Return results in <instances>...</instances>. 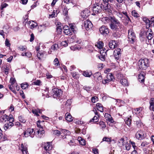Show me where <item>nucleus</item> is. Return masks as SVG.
<instances>
[{"label":"nucleus","mask_w":154,"mask_h":154,"mask_svg":"<svg viewBox=\"0 0 154 154\" xmlns=\"http://www.w3.org/2000/svg\"><path fill=\"white\" fill-rule=\"evenodd\" d=\"M113 0H103V2L101 3H97L94 5L93 7V13L92 15H95V13L97 14L100 13L102 11V6L103 10L106 12L109 13H111L112 11L111 9V6L109 3H112Z\"/></svg>","instance_id":"1"},{"label":"nucleus","mask_w":154,"mask_h":154,"mask_svg":"<svg viewBox=\"0 0 154 154\" xmlns=\"http://www.w3.org/2000/svg\"><path fill=\"white\" fill-rule=\"evenodd\" d=\"M120 25L119 21L115 17L111 18V22L109 25L111 29L114 31H117L119 29V27H120Z\"/></svg>","instance_id":"2"},{"label":"nucleus","mask_w":154,"mask_h":154,"mask_svg":"<svg viewBox=\"0 0 154 154\" xmlns=\"http://www.w3.org/2000/svg\"><path fill=\"white\" fill-rule=\"evenodd\" d=\"M139 68L141 70H146L149 66V61L147 58L140 59L138 63Z\"/></svg>","instance_id":"3"},{"label":"nucleus","mask_w":154,"mask_h":154,"mask_svg":"<svg viewBox=\"0 0 154 154\" xmlns=\"http://www.w3.org/2000/svg\"><path fill=\"white\" fill-rule=\"evenodd\" d=\"M118 79L120 80V82L123 86H128V83L125 77H123L121 74H118L117 75Z\"/></svg>","instance_id":"4"},{"label":"nucleus","mask_w":154,"mask_h":154,"mask_svg":"<svg viewBox=\"0 0 154 154\" xmlns=\"http://www.w3.org/2000/svg\"><path fill=\"white\" fill-rule=\"evenodd\" d=\"M128 38L131 43H133L135 39V35L132 29L128 30Z\"/></svg>","instance_id":"5"},{"label":"nucleus","mask_w":154,"mask_h":154,"mask_svg":"<svg viewBox=\"0 0 154 154\" xmlns=\"http://www.w3.org/2000/svg\"><path fill=\"white\" fill-rule=\"evenodd\" d=\"M53 95L54 98L57 97H60L63 94V91L60 89L57 88H54L52 90Z\"/></svg>","instance_id":"6"},{"label":"nucleus","mask_w":154,"mask_h":154,"mask_svg":"<svg viewBox=\"0 0 154 154\" xmlns=\"http://www.w3.org/2000/svg\"><path fill=\"white\" fill-rule=\"evenodd\" d=\"M121 50L120 48H118L116 49L114 52V56L118 63L119 61H120L119 59L121 55Z\"/></svg>","instance_id":"7"},{"label":"nucleus","mask_w":154,"mask_h":154,"mask_svg":"<svg viewBox=\"0 0 154 154\" xmlns=\"http://www.w3.org/2000/svg\"><path fill=\"white\" fill-rule=\"evenodd\" d=\"M146 136L144 132L140 130L137 132L136 134V137L139 140H142L145 138Z\"/></svg>","instance_id":"8"},{"label":"nucleus","mask_w":154,"mask_h":154,"mask_svg":"<svg viewBox=\"0 0 154 154\" xmlns=\"http://www.w3.org/2000/svg\"><path fill=\"white\" fill-rule=\"evenodd\" d=\"M99 30L101 34L104 35H106L109 33V29L106 26H102L100 27Z\"/></svg>","instance_id":"9"},{"label":"nucleus","mask_w":154,"mask_h":154,"mask_svg":"<svg viewBox=\"0 0 154 154\" xmlns=\"http://www.w3.org/2000/svg\"><path fill=\"white\" fill-rule=\"evenodd\" d=\"M84 27L87 31L89 30L93 26L91 22L89 20H87L84 22Z\"/></svg>","instance_id":"10"},{"label":"nucleus","mask_w":154,"mask_h":154,"mask_svg":"<svg viewBox=\"0 0 154 154\" xmlns=\"http://www.w3.org/2000/svg\"><path fill=\"white\" fill-rule=\"evenodd\" d=\"M90 14V11L87 9L84 10L81 13L82 17L84 19L87 18L88 17L89 15Z\"/></svg>","instance_id":"11"},{"label":"nucleus","mask_w":154,"mask_h":154,"mask_svg":"<svg viewBox=\"0 0 154 154\" xmlns=\"http://www.w3.org/2000/svg\"><path fill=\"white\" fill-rule=\"evenodd\" d=\"M145 33L148 40H150L152 38L153 36L151 29H148L147 32H145Z\"/></svg>","instance_id":"12"},{"label":"nucleus","mask_w":154,"mask_h":154,"mask_svg":"<svg viewBox=\"0 0 154 154\" xmlns=\"http://www.w3.org/2000/svg\"><path fill=\"white\" fill-rule=\"evenodd\" d=\"M145 73L144 72H142L138 75V79L140 82H143L144 81Z\"/></svg>","instance_id":"13"},{"label":"nucleus","mask_w":154,"mask_h":154,"mask_svg":"<svg viewBox=\"0 0 154 154\" xmlns=\"http://www.w3.org/2000/svg\"><path fill=\"white\" fill-rule=\"evenodd\" d=\"M124 15L125 16V17H124V19H122L123 20V22L125 23V25H127L129 23V22H131V20L130 19V18L128 15L127 13L126 12H125L124 13Z\"/></svg>","instance_id":"14"},{"label":"nucleus","mask_w":154,"mask_h":154,"mask_svg":"<svg viewBox=\"0 0 154 154\" xmlns=\"http://www.w3.org/2000/svg\"><path fill=\"white\" fill-rule=\"evenodd\" d=\"M52 146L51 144H50V143L48 142L45 144L44 149L45 150L52 151Z\"/></svg>","instance_id":"15"},{"label":"nucleus","mask_w":154,"mask_h":154,"mask_svg":"<svg viewBox=\"0 0 154 154\" xmlns=\"http://www.w3.org/2000/svg\"><path fill=\"white\" fill-rule=\"evenodd\" d=\"M93 76L95 80L96 79L99 81H100L102 79V77L101 75V74L99 72L95 73L94 74Z\"/></svg>","instance_id":"16"},{"label":"nucleus","mask_w":154,"mask_h":154,"mask_svg":"<svg viewBox=\"0 0 154 154\" xmlns=\"http://www.w3.org/2000/svg\"><path fill=\"white\" fill-rule=\"evenodd\" d=\"M109 45V48L112 49H114L117 47L116 42L115 40L110 41Z\"/></svg>","instance_id":"17"},{"label":"nucleus","mask_w":154,"mask_h":154,"mask_svg":"<svg viewBox=\"0 0 154 154\" xmlns=\"http://www.w3.org/2000/svg\"><path fill=\"white\" fill-rule=\"evenodd\" d=\"M69 27L74 33H75L76 32L77 29L74 23H71L69 24Z\"/></svg>","instance_id":"18"},{"label":"nucleus","mask_w":154,"mask_h":154,"mask_svg":"<svg viewBox=\"0 0 154 154\" xmlns=\"http://www.w3.org/2000/svg\"><path fill=\"white\" fill-rule=\"evenodd\" d=\"M114 17H103L101 19V21L104 24L108 23L110 21L111 22V18H114Z\"/></svg>","instance_id":"19"},{"label":"nucleus","mask_w":154,"mask_h":154,"mask_svg":"<svg viewBox=\"0 0 154 154\" xmlns=\"http://www.w3.org/2000/svg\"><path fill=\"white\" fill-rule=\"evenodd\" d=\"M107 51L108 50H106L105 49V50L101 51L100 53V54L102 53V55L99 57V58L102 61L104 60L105 56Z\"/></svg>","instance_id":"20"},{"label":"nucleus","mask_w":154,"mask_h":154,"mask_svg":"<svg viewBox=\"0 0 154 154\" xmlns=\"http://www.w3.org/2000/svg\"><path fill=\"white\" fill-rule=\"evenodd\" d=\"M21 151L23 154H27L28 152L27 147L26 146H24L23 144L21 146Z\"/></svg>","instance_id":"21"},{"label":"nucleus","mask_w":154,"mask_h":154,"mask_svg":"<svg viewBox=\"0 0 154 154\" xmlns=\"http://www.w3.org/2000/svg\"><path fill=\"white\" fill-rule=\"evenodd\" d=\"M14 125V124L12 122H9L4 125V129L5 130H6L10 128L12 126H13Z\"/></svg>","instance_id":"22"},{"label":"nucleus","mask_w":154,"mask_h":154,"mask_svg":"<svg viewBox=\"0 0 154 154\" xmlns=\"http://www.w3.org/2000/svg\"><path fill=\"white\" fill-rule=\"evenodd\" d=\"M150 107L149 108L150 110L154 111V98H151L149 101Z\"/></svg>","instance_id":"23"},{"label":"nucleus","mask_w":154,"mask_h":154,"mask_svg":"<svg viewBox=\"0 0 154 154\" xmlns=\"http://www.w3.org/2000/svg\"><path fill=\"white\" fill-rule=\"evenodd\" d=\"M106 79L110 82L111 81H113L114 80V78L112 74L111 73H108L106 76Z\"/></svg>","instance_id":"24"},{"label":"nucleus","mask_w":154,"mask_h":154,"mask_svg":"<svg viewBox=\"0 0 154 154\" xmlns=\"http://www.w3.org/2000/svg\"><path fill=\"white\" fill-rule=\"evenodd\" d=\"M8 116L5 114L2 116L0 118V122H5L8 120Z\"/></svg>","instance_id":"25"},{"label":"nucleus","mask_w":154,"mask_h":154,"mask_svg":"<svg viewBox=\"0 0 154 154\" xmlns=\"http://www.w3.org/2000/svg\"><path fill=\"white\" fill-rule=\"evenodd\" d=\"M66 119L69 122H72L73 120V118L71 115L69 113H66L65 115Z\"/></svg>","instance_id":"26"},{"label":"nucleus","mask_w":154,"mask_h":154,"mask_svg":"<svg viewBox=\"0 0 154 154\" xmlns=\"http://www.w3.org/2000/svg\"><path fill=\"white\" fill-rule=\"evenodd\" d=\"M103 43L102 41H98L97 43L95 44V46L97 47L98 48L101 49L103 46Z\"/></svg>","instance_id":"27"},{"label":"nucleus","mask_w":154,"mask_h":154,"mask_svg":"<svg viewBox=\"0 0 154 154\" xmlns=\"http://www.w3.org/2000/svg\"><path fill=\"white\" fill-rule=\"evenodd\" d=\"M33 22H34L33 21H32V22L29 21L27 23L28 24L30 25V28L32 29L38 26V24L37 23H33Z\"/></svg>","instance_id":"28"},{"label":"nucleus","mask_w":154,"mask_h":154,"mask_svg":"<svg viewBox=\"0 0 154 154\" xmlns=\"http://www.w3.org/2000/svg\"><path fill=\"white\" fill-rule=\"evenodd\" d=\"M96 106L97 109L101 112L103 111V107L100 103H97L96 104Z\"/></svg>","instance_id":"29"},{"label":"nucleus","mask_w":154,"mask_h":154,"mask_svg":"<svg viewBox=\"0 0 154 154\" xmlns=\"http://www.w3.org/2000/svg\"><path fill=\"white\" fill-rule=\"evenodd\" d=\"M78 140L79 142V143L82 145L84 146L86 144V142L85 140L83 139L81 137H79L78 138Z\"/></svg>","instance_id":"30"},{"label":"nucleus","mask_w":154,"mask_h":154,"mask_svg":"<svg viewBox=\"0 0 154 154\" xmlns=\"http://www.w3.org/2000/svg\"><path fill=\"white\" fill-rule=\"evenodd\" d=\"M125 123L128 126H129L131 124V117L130 116L128 118H126L125 119Z\"/></svg>","instance_id":"31"},{"label":"nucleus","mask_w":154,"mask_h":154,"mask_svg":"<svg viewBox=\"0 0 154 154\" xmlns=\"http://www.w3.org/2000/svg\"><path fill=\"white\" fill-rule=\"evenodd\" d=\"M32 111L33 113L36 116H39V115L38 114V113H41V110L39 109H32Z\"/></svg>","instance_id":"32"},{"label":"nucleus","mask_w":154,"mask_h":154,"mask_svg":"<svg viewBox=\"0 0 154 154\" xmlns=\"http://www.w3.org/2000/svg\"><path fill=\"white\" fill-rule=\"evenodd\" d=\"M124 139L123 138H121L119 139L118 142V145L120 146H122L124 145Z\"/></svg>","instance_id":"33"},{"label":"nucleus","mask_w":154,"mask_h":154,"mask_svg":"<svg viewBox=\"0 0 154 154\" xmlns=\"http://www.w3.org/2000/svg\"><path fill=\"white\" fill-rule=\"evenodd\" d=\"M83 74L85 77H89L92 75V73L91 72L84 71L83 72Z\"/></svg>","instance_id":"34"},{"label":"nucleus","mask_w":154,"mask_h":154,"mask_svg":"<svg viewBox=\"0 0 154 154\" xmlns=\"http://www.w3.org/2000/svg\"><path fill=\"white\" fill-rule=\"evenodd\" d=\"M45 131L44 130H41V129H39L37 131V133L38 134V137H42L43 134H44Z\"/></svg>","instance_id":"35"},{"label":"nucleus","mask_w":154,"mask_h":154,"mask_svg":"<svg viewBox=\"0 0 154 154\" xmlns=\"http://www.w3.org/2000/svg\"><path fill=\"white\" fill-rule=\"evenodd\" d=\"M61 133H63L65 135H69L70 134V132L66 129H62L61 130Z\"/></svg>","instance_id":"36"},{"label":"nucleus","mask_w":154,"mask_h":154,"mask_svg":"<svg viewBox=\"0 0 154 154\" xmlns=\"http://www.w3.org/2000/svg\"><path fill=\"white\" fill-rule=\"evenodd\" d=\"M64 32L65 34L67 35H70L72 34V32L69 29H66Z\"/></svg>","instance_id":"37"},{"label":"nucleus","mask_w":154,"mask_h":154,"mask_svg":"<svg viewBox=\"0 0 154 154\" xmlns=\"http://www.w3.org/2000/svg\"><path fill=\"white\" fill-rule=\"evenodd\" d=\"M14 119L13 115H10L8 116L7 121H9V122H14Z\"/></svg>","instance_id":"38"},{"label":"nucleus","mask_w":154,"mask_h":154,"mask_svg":"<svg viewBox=\"0 0 154 154\" xmlns=\"http://www.w3.org/2000/svg\"><path fill=\"white\" fill-rule=\"evenodd\" d=\"M98 121V119L97 117V116H95L93 118L90 120L89 122H93L95 123L97 122Z\"/></svg>","instance_id":"39"},{"label":"nucleus","mask_w":154,"mask_h":154,"mask_svg":"<svg viewBox=\"0 0 154 154\" xmlns=\"http://www.w3.org/2000/svg\"><path fill=\"white\" fill-rule=\"evenodd\" d=\"M132 16L136 18H137L139 17V14L135 10H133L132 11Z\"/></svg>","instance_id":"40"},{"label":"nucleus","mask_w":154,"mask_h":154,"mask_svg":"<svg viewBox=\"0 0 154 154\" xmlns=\"http://www.w3.org/2000/svg\"><path fill=\"white\" fill-rule=\"evenodd\" d=\"M53 63L54 65L56 66H57L60 65L59 62L57 58H56L55 59Z\"/></svg>","instance_id":"41"},{"label":"nucleus","mask_w":154,"mask_h":154,"mask_svg":"<svg viewBox=\"0 0 154 154\" xmlns=\"http://www.w3.org/2000/svg\"><path fill=\"white\" fill-rule=\"evenodd\" d=\"M142 108L141 107H140L134 109L133 111H137V112H135V113L137 114L140 113L142 111Z\"/></svg>","instance_id":"42"},{"label":"nucleus","mask_w":154,"mask_h":154,"mask_svg":"<svg viewBox=\"0 0 154 154\" xmlns=\"http://www.w3.org/2000/svg\"><path fill=\"white\" fill-rule=\"evenodd\" d=\"M21 87L23 89H25L28 88L29 85L26 83H23L21 84Z\"/></svg>","instance_id":"43"},{"label":"nucleus","mask_w":154,"mask_h":154,"mask_svg":"<svg viewBox=\"0 0 154 154\" xmlns=\"http://www.w3.org/2000/svg\"><path fill=\"white\" fill-rule=\"evenodd\" d=\"M37 57L39 59H41L44 56V54L43 53H38L37 54Z\"/></svg>","instance_id":"44"},{"label":"nucleus","mask_w":154,"mask_h":154,"mask_svg":"<svg viewBox=\"0 0 154 154\" xmlns=\"http://www.w3.org/2000/svg\"><path fill=\"white\" fill-rule=\"evenodd\" d=\"M58 48V45L56 44L53 45L51 47V49L53 51L57 50Z\"/></svg>","instance_id":"45"},{"label":"nucleus","mask_w":154,"mask_h":154,"mask_svg":"<svg viewBox=\"0 0 154 154\" xmlns=\"http://www.w3.org/2000/svg\"><path fill=\"white\" fill-rule=\"evenodd\" d=\"M125 12H118L117 13V16L119 17V18H122L123 17V15H124V13Z\"/></svg>","instance_id":"46"},{"label":"nucleus","mask_w":154,"mask_h":154,"mask_svg":"<svg viewBox=\"0 0 154 154\" xmlns=\"http://www.w3.org/2000/svg\"><path fill=\"white\" fill-rule=\"evenodd\" d=\"M103 141H105L107 142H110L111 141V138H109L107 137H105L103 139Z\"/></svg>","instance_id":"47"},{"label":"nucleus","mask_w":154,"mask_h":154,"mask_svg":"<svg viewBox=\"0 0 154 154\" xmlns=\"http://www.w3.org/2000/svg\"><path fill=\"white\" fill-rule=\"evenodd\" d=\"M19 119L20 122L23 123H25L26 121L24 118L22 116H20L19 117Z\"/></svg>","instance_id":"48"},{"label":"nucleus","mask_w":154,"mask_h":154,"mask_svg":"<svg viewBox=\"0 0 154 154\" xmlns=\"http://www.w3.org/2000/svg\"><path fill=\"white\" fill-rule=\"evenodd\" d=\"M99 125L103 128H105L106 126L104 123L102 121H100L99 123Z\"/></svg>","instance_id":"49"},{"label":"nucleus","mask_w":154,"mask_h":154,"mask_svg":"<svg viewBox=\"0 0 154 154\" xmlns=\"http://www.w3.org/2000/svg\"><path fill=\"white\" fill-rule=\"evenodd\" d=\"M41 122L40 121H38L37 122V127L39 128V129H41V130H43V127L40 124Z\"/></svg>","instance_id":"50"},{"label":"nucleus","mask_w":154,"mask_h":154,"mask_svg":"<svg viewBox=\"0 0 154 154\" xmlns=\"http://www.w3.org/2000/svg\"><path fill=\"white\" fill-rule=\"evenodd\" d=\"M27 132H28L29 135H30V137L32 138L33 137V136H32L31 134H32L33 132V129H29L26 131Z\"/></svg>","instance_id":"51"},{"label":"nucleus","mask_w":154,"mask_h":154,"mask_svg":"<svg viewBox=\"0 0 154 154\" xmlns=\"http://www.w3.org/2000/svg\"><path fill=\"white\" fill-rule=\"evenodd\" d=\"M19 49L21 51H26L27 48L25 46H22L18 47Z\"/></svg>","instance_id":"52"},{"label":"nucleus","mask_w":154,"mask_h":154,"mask_svg":"<svg viewBox=\"0 0 154 154\" xmlns=\"http://www.w3.org/2000/svg\"><path fill=\"white\" fill-rule=\"evenodd\" d=\"M54 134L56 135L57 136H59L60 134H61V132L58 130H55L54 131Z\"/></svg>","instance_id":"53"},{"label":"nucleus","mask_w":154,"mask_h":154,"mask_svg":"<svg viewBox=\"0 0 154 154\" xmlns=\"http://www.w3.org/2000/svg\"><path fill=\"white\" fill-rule=\"evenodd\" d=\"M61 45L63 46L64 47H66L68 45V42H67L66 41H62L61 42Z\"/></svg>","instance_id":"54"},{"label":"nucleus","mask_w":154,"mask_h":154,"mask_svg":"<svg viewBox=\"0 0 154 154\" xmlns=\"http://www.w3.org/2000/svg\"><path fill=\"white\" fill-rule=\"evenodd\" d=\"M143 20L146 24L149 23H150V20L146 17H144L143 18Z\"/></svg>","instance_id":"55"},{"label":"nucleus","mask_w":154,"mask_h":154,"mask_svg":"<svg viewBox=\"0 0 154 154\" xmlns=\"http://www.w3.org/2000/svg\"><path fill=\"white\" fill-rule=\"evenodd\" d=\"M41 83V82L40 80H38L36 81H35L33 83L35 85H40Z\"/></svg>","instance_id":"56"},{"label":"nucleus","mask_w":154,"mask_h":154,"mask_svg":"<svg viewBox=\"0 0 154 154\" xmlns=\"http://www.w3.org/2000/svg\"><path fill=\"white\" fill-rule=\"evenodd\" d=\"M8 5L6 3H3L1 5V9L2 10L4 8L6 7L7 6H8Z\"/></svg>","instance_id":"57"},{"label":"nucleus","mask_w":154,"mask_h":154,"mask_svg":"<svg viewBox=\"0 0 154 154\" xmlns=\"http://www.w3.org/2000/svg\"><path fill=\"white\" fill-rule=\"evenodd\" d=\"M9 89L12 91H13L14 93H16V92L15 91V90H14V88H13V85H9Z\"/></svg>","instance_id":"58"},{"label":"nucleus","mask_w":154,"mask_h":154,"mask_svg":"<svg viewBox=\"0 0 154 154\" xmlns=\"http://www.w3.org/2000/svg\"><path fill=\"white\" fill-rule=\"evenodd\" d=\"M16 82L15 79L14 78H11L10 79V82L11 84V85H13Z\"/></svg>","instance_id":"59"},{"label":"nucleus","mask_w":154,"mask_h":154,"mask_svg":"<svg viewBox=\"0 0 154 154\" xmlns=\"http://www.w3.org/2000/svg\"><path fill=\"white\" fill-rule=\"evenodd\" d=\"M98 100V98L97 97H92L91 101L93 103H95Z\"/></svg>","instance_id":"60"},{"label":"nucleus","mask_w":154,"mask_h":154,"mask_svg":"<svg viewBox=\"0 0 154 154\" xmlns=\"http://www.w3.org/2000/svg\"><path fill=\"white\" fill-rule=\"evenodd\" d=\"M4 68H5V69L4 71V72L6 75H7L8 74V71L9 70V68L8 67H7V66H6V67H4Z\"/></svg>","instance_id":"61"},{"label":"nucleus","mask_w":154,"mask_h":154,"mask_svg":"<svg viewBox=\"0 0 154 154\" xmlns=\"http://www.w3.org/2000/svg\"><path fill=\"white\" fill-rule=\"evenodd\" d=\"M125 145L126 149L127 150H130L131 147L130 144L129 143H127Z\"/></svg>","instance_id":"62"},{"label":"nucleus","mask_w":154,"mask_h":154,"mask_svg":"<svg viewBox=\"0 0 154 154\" xmlns=\"http://www.w3.org/2000/svg\"><path fill=\"white\" fill-rule=\"evenodd\" d=\"M5 45L8 47H10L11 45V44L10 43L9 41L6 38L5 41Z\"/></svg>","instance_id":"63"},{"label":"nucleus","mask_w":154,"mask_h":154,"mask_svg":"<svg viewBox=\"0 0 154 154\" xmlns=\"http://www.w3.org/2000/svg\"><path fill=\"white\" fill-rule=\"evenodd\" d=\"M109 82H110L108 81L107 79H106L103 80L102 81V83L103 84L105 85L106 84H108Z\"/></svg>","instance_id":"64"}]
</instances>
